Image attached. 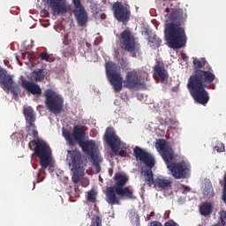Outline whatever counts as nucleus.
<instances>
[{
	"label": "nucleus",
	"mask_w": 226,
	"mask_h": 226,
	"mask_svg": "<svg viewBox=\"0 0 226 226\" xmlns=\"http://www.w3.org/2000/svg\"><path fill=\"white\" fill-rule=\"evenodd\" d=\"M203 195H205L206 197H215L213 185H211V181L209 180H207L204 184Z\"/></svg>",
	"instance_id": "4be33fe9"
},
{
	"label": "nucleus",
	"mask_w": 226,
	"mask_h": 226,
	"mask_svg": "<svg viewBox=\"0 0 226 226\" xmlns=\"http://www.w3.org/2000/svg\"><path fill=\"white\" fill-rule=\"evenodd\" d=\"M192 64L194 73L188 79L187 89L196 103L206 106L209 102V92L206 87L210 89L216 75L211 65L207 66V70H202L207 64L206 58L192 57Z\"/></svg>",
	"instance_id": "f257e3e1"
},
{
	"label": "nucleus",
	"mask_w": 226,
	"mask_h": 226,
	"mask_svg": "<svg viewBox=\"0 0 226 226\" xmlns=\"http://www.w3.org/2000/svg\"><path fill=\"white\" fill-rule=\"evenodd\" d=\"M72 180L77 185L80 181V173L79 170H74Z\"/></svg>",
	"instance_id": "c756f323"
},
{
	"label": "nucleus",
	"mask_w": 226,
	"mask_h": 226,
	"mask_svg": "<svg viewBox=\"0 0 226 226\" xmlns=\"http://www.w3.org/2000/svg\"><path fill=\"white\" fill-rule=\"evenodd\" d=\"M112 11L114 17L119 22H124L130 20V11L121 2H116L113 4Z\"/></svg>",
	"instance_id": "4468645a"
},
{
	"label": "nucleus",
	"mask_w": 226,
	"mask_h": 226,
	"mask_svg": "<svg viewBox=\"0 0 226 226\" xmlns=\"http://www.w3.org/2000/svg\"><path fill=\"white\" fill-rule=\"evenodd\" d=\"M7 73L8 72H6V70L0 67V84H1V86H4V82H6V80L8 79H11L10 77V75H7Z\"/></svg>",
	"instance_id": "bb28decb"
},
{
	"label": "nucleus",
	"mask_w": 226,
	"mask_h": 226,
	"mask_svg": "<svg viewBox=\"0 0 226 226\" xmlns=\"http://www.w3.org/2000/svg\"><path fill=\"white\" fill-rule=\"evenodd\" d=\"M182 187L184 188L185 192H190V187L188 185H182Z\"/></svg>",
	"instance_id": "4c0bfd02"
},
{
	"label": "nucleus",
	"mask_w": 226,
	"mask_h": 226,
	"mask_svg": "<svg viewBox=\"0 0 226 226\" xmlns=\"http://www.w3.org/2000/svg\"><path fill=\"white\" fill-rule=\"evenodd\" d=\"M121 199L133 200L136 199L133 195V189L129 186L126 187H107L106 189V202L110 206H119L121 204Z\"/></svg>",
	"instance_id": "6e6552de"
},
{
	"label": "nucleus",
	"mask_w": 226,
	"mask_h": 226,
	"mask_svg": "<svg viewBox=\"0 0 226 226\" xmlns=\"http://www.w3.org/2000/svg\"><path fill=\"white\" fill-rule=\"evenodd\" d=\"M212 89H215V87H212Z\"/></svg>",
	"instance_id": "37998d69"
},
{
	"label": "nucleus",
	"mask_w": 226,
	"mask_h": 226,
	"mask_svg": "<svg viewBox=\"0 0 226 226\" xmlns=\"http://www.w3.org/2000/svg\"><path fill=\"white\" fill-rule=\"evenodd\" d=\"M157 149L161 152L167 168L175 179H188L190 177V165L185 162H173L174 150L172 147L167 146L165 141H159L157 143Z\"/></svg>",
	"instance_id": "39448f33"
},
{
	"label": "nucleus",
	"mask_w": 226,
	"mask_h": 226,
	"mask_svg": "<svg viewBox=\"0 0 226 226\" xmlns=\"http://www.w3.org/2000/svg\"><path fill=\"white\" fill-rule=\"evenodd\" d=\"M81 186H83L84 188H87V186H89V179H82Z\"/></svg>",
	"instance_id": "c9c22d12"
},
{
	"label": "nucleus",
	"mask_w": 226,
	"mask_h": 226,
	"mask_svg": "<svg viewBox=\"0 0 226 226\" xmlns=\"http://www.w3.org/2000/svg\"><path fill=\"white\" fill-rule=\"evenodd\" d=\"M66 160L72 167V170H82L84 169V155L77 149L68 150Z\"/></svg>",
	"instance_id": "ddd939ff"
},
{
	"label": "nucleus",
	"mask_w": 226,
	"mask_h": 226,
	"mask_svg": "<svg viewBox=\"0 0 226 226\" xmlns=\"http://www.w3.org/2000/svg\"><path fill=\"white\" fill-rule=\"evenodd\" d=\"M72 3L75 6V10H84V7L82 6V4L80 3V0H72Z\"/></svg>",
	"instance_id": "473e14b6"
},
{
	"label": "nucleus",
	"mask_w": 226,
	"mask_h": 226,
	"mask_svg": "<svg viewBox=\"0 0 226 226\" xmlns=\"http://www.w3.org/2000/svg\"><path fill=\"white\" fill-rule=\"evenodd\" d=\"M165 11H166V13H169V11H169V8H166V9H165Z\"/></svg>",
	"instance_id": "a19ab883"
},
{
	"label": "nucleus",
	"mask_w": 226,
	"mask_h": 226,
	"mask_svg": "<svg viewBox=\"0 0 226 226\" xmlns=\"http://www.w3.org/2000/svg\"><path fill=\"white\" fill-rule=\"evenodd\" d=\"M23 114L25 116L26 123V132L28 135H33L34 139L38 138V131L36 130V115L34 114V109L32 107L28 106L23 109Z\"/></svg>",
	"instance_id": "f8f14e48"
},
{
	"label": "nucleus",
	"mask_w": 226,
	"mask_h": 226,
	"mask_svg": "<svg viewBox=\"0 0 226 226\" xmlns=\"http://www.w3.org/2000/svg\"><path fill=\"white\" fill-rule=\"evenodd\" d=\"M104 140L115 154H119V149H121V139L117 136L114 127H107L104 133Z\"/></svg>",
	"instance_id": "9b49d317"
},
{
	"label": "nucleus",
	"mask_w": 226,
	"mask_h": 226,
	"mask_svg": "<svg viewBox=\"0 0 226 226\" xmlns=\"http://www.w3.org/2000/svg\"><path fill=\"white\" fill-rule=\"evenodd\" d=\"M21 87H23V89H25L26 93H29V94H33L37 98H40V96H41V87H40V85L36 84L35 82L22 79Z\"/></svg>",
	"instance_id": "2eb2a0df"
},
{
	"label": "nucleus",
	"mask_w": 226,
	"mask_h": 226,
	"mask_svg": "<svg viewBox=\"0 0 226 226\" xmlns=\"http://www.w3.org/2000/svg\"><path fill=\"white\" fill-rule=\"evenodd\" d=\"M134 156L136 160L143 162L144 164L147 167L146 170L142 172L145 177V183L148 186H157L162 188V190H166V188H170L172 186V181L165 177H157L155 180L153 178V167H154V157L149 154V152L140 148V147H135L133 149Z\"/></svg>",
	"instance_id": "20e7f679"
},
{
	"label": "nucleus",
	"mask_w": 226,
	"mask_h": 226,
	"mask_svg": "<svg viewBox=\"0 0 226 226\" xmlns=\"http://www.w3.org/2000/svg\"><path fill=\"white\" fill-rule=\"evenodd\" d=\"M34 78L35 82H43V80H45V72H43V69L34 71Z\"/></svg>",
	"instance_id": "b1692460"
},
{
	"label": "nucleus",
	"mask_w": 226,
	"mask_h": 226,
	"mask_svg": "<svg viewBox=\"0 0 226 226\" xmlns=\"http://www.w3.org/2000/svg\"><path fill=\"white\" fill-rule=\"evenodd\" d=\"M120 65L122 68H128V61H126L124 58H122Z\"/></svg>",
	"instance_id": "f704fd0d"
},
{
	"label": "nucleus",
	"mask_w": 226,
	"mask_h": 226,
	"mask_svg": "<svg viewBox=\"0 0 226 226\" xmlns=\"http://www.w3.org/2000/svg\"><path fill=\"white\" fill-rule=\"evenodd\" d=\"M39 57L41 58V61H46V63H52L55 59L54 56L47 51L41 52Z\"/></svg>",
	"instance_id": "a878e982"
},
{
	"label": "nucleus",
	"mask_w": 226,
	"mask_h": 226,
	"mask_svg": "<svg viewBox=\"0 0 226 226\" xmlns=\"http://www.w3.org/2000/svg\"><path fill=\"white\" fill-rule=\"evenodd\" d=\"M53 15H61V13H67L68 7L63 0H46Z\"/></svg>",
	"instance_id": "dca6fc26"
},
{
	"label": "nucleus",
	"mask_w": 226,
	"mask_h": 226,
	"mask_svg": "<svg viewBox=\"0 0 226 226\" xmlns=\"http://www.w3.org/2000/svg\"><path fill=\"white\" fill-rule=\"evenodd\" d=\"M154 72L155 75L161 79V80L165 81L167 79H169V74L167 73V71L165 70V67L160 65V64H157L154 67Z\"/></svg>",
	"instance_id": "412c9836"
},
{
	"label": "nucleus",
	"mask_w": 226,
	"mask_h": 226,
	"mask_svg": "<svg viewBox=\"0 0 226 226\" xmlns=\"http://www.w3.org/2000/svg\"><path fill=\"white\" fill-rule=\"evenodd\" d=\"M62 54L64 57H70L75 54V49L70 45H64L62 50Z\"/></svg>",
	"instance_id": "393cba45"
},
{
	"label": "nucleus",
	"mask_w": 226,
	"mask_h": 226,
	"mask_svg": "<svg viewBox=\"0 0 226 226\" xmlns=\"http://www.w3.org/2000/svg\"><path fill=\"white\" fill-rule=\"evenodd\" d=\"M45 105L52 114H61L64 107V100L57 92L49 88L44 91Z\"/></svg>",
	"instance_id": "1a4fd4ad"
},
{
	"label": "nucleus",
	"mask_w": 226,
	"mask_h": 226,
	"mask_svg": "<svg viewBox=\"0 0 226 226\" xmlns=\"http://www.w3.org/2000/svg\"><path fill=\"white\" fill-rule=\"evenodd\" d=\"M74 15L78 25L80 27L86 26V23L87 22V12H86V9L74 10Z\"/></svg>",
	"instance_id": "6ab92c4d"
},
{
	"label": "nucleus",
	"mask_w": 226,
	"mask_h": 226,
	"mask_svg": "<svg viewBox=\"0 0 226 226\" xmlns=\"http://www.w3.org/2000/svg\"><path fill=\"white\" fill-rule=\"evenodd\" d=\"M150 226H163V225L162 224V222L158 221H154L150 223Z\"/></svg>",
	"instance_id": "e433bc0d"
},
{
	"label": "nucleus",
	"mask_w": 226,
	"mask_h": 226,
	"mask_svg": "<svg viewBox=\"0 0 226 226\" xmlns=\"http://www.w3.org/2000/svg\"><path fill=\"white\" fill-rule=\"evenodd\" d=\"M220 218H221V221H222V223L223 225V223H225V218H226V212L225 211H221L220 212Z\"/></svg>",
	"instance_id": "72a5a7b5"
},
{
	"label": "nucleus",
	"mask_w": 226,
	"mask_h": 226,
	"mask_svg": "<svg viewBox=\"0 0 226 226\" xmlns=\"http://www.w3.org/2000/svg\"><path fill=\"white\" fill-rule=\"evenodd\" d=\"M62 133L69 146L74 147L78 143L83 153L94 156L93 154L94 153V149H96V142L93 139L86 140V132L82 126L79 124L74 125L72 134L70 131L64 128Z\"/></svg>",
	"instance_id": "423d86ee"
},
{
	"label": "nucleus",
	"mask_w": 226,
	"mask_h": 226,
	"mask_svg": "<svg viewBox=\"0 0 226 226\" xmlns=\"http://www.w3.org/2000/svg\"><path fill=\"white\" fill-rule=\"evenodd\" d=\"M90 226H102V218L95 216V218L92 220Z\"/></svg>",
	"instance_id": "2f4dec72"
},
{
	"label": "nucleus",
	"mask_w": 226,
	"mask_h": 226,
	"mask_svg": "<svg viewBox=\"0 0 226 226\" xmlns=\"http://www.w3.org/2000/svg\"><path fill=\"white\" fill-rule=\"evenodd\" d=\"M119 41L120 49L132 54V57H137V54H135L137 43L135 42V36L130 29H125L120 34Z\"/></svg>",
	"instance_id": "9d476101"
},
{
	"label": "nucleus",
	"mask_w": 226,
	"mask_h": 226,
	"mask_svg": "<svg viewBox=\"0 0 226 226\" xmlns=\"http://www.w3.org/2000/svg\"><path fill=\"white\" fill-rule=\"evenodd\" d=\"M96 191H94V189L90 190L87 192V200H88V202H92V204H94V202H96Z\"/></svg>",
	"instance_id": "cd10ccee"
},
{
	"label": "nucleus",
	"mask_w": 226,
	"mask_h": 226,
	"mask_svg": "<svg viewBox=\"0 0 226 226\" xmlns=\"http://www.w3.org/2000/svg\"><path fill=\"white\" fill-rule=\"evenodd\" d=\"M215 149L217 151V153H223L225 151V145H223L222 142H217Z\"/></svg>",
	"instance_id": "c85d7f7f"
},
{
	"label": "nucleus",
	"mask_w": 226,
	"mask_h": 226,
	"mask_svg": "<svg viewBox=\"0 0 226 226\" xmlns=\"http://www.w3.org/2000/svg\"><path fill=\"white\" fill-rule=\"evenodd\" d=\"M75 193H78L77 197H79V193H80V189H79V186L74 187Z\"/></svg>",
	"instance_id": "58836bf2"
},
{
	"label": "nucleus",
	"mask_w": 226,
	"mask_h": 226,
	"mask_svg": "<svg viewBox=\"0 0 226 226\" xmlns=\"http://www.w3.org/2000/svg\"><path fill=\"white\" fill-rule=\"evenodd\" d=\"M102 19H105V14H102Z\"/></svg>",
	"instance_id": "79ce46f5"
},
{
	"label": "nucleus",
	"mask_w": 226,
	"mask_h": 226,
	"mask_svg": "<svg viewBox=\"0 0 226 226\" xmlns=\"http://www.w3.org/2000/svg\"><path fill=\"white\" fill-rule=\"evenodd\" d=\"M43 13H45L46 17H49V11H44Z\"/></svg>",
	"instance_id": "ea45409f"
},
{
	"label": "nucleus",
	"mask_w": 226,
	"mask_h": 226,
	"mask_svg": "<svg viewBox=\"0 0 226 226\" xmlns=\"http://www.w3.org/2000/svg\"><path fill=\"white\" fill-rule=\"evenodd\" d=\"M29 142L28 147L31 151H34L35 156L40 160V165L41 169H47L50 162V156H52V150L50 147L43 140L40 139L37 133V138H34Z\"/></svg>",
	"instance_id": "0eeeda50"
},
{
	"label": "nucleus",
	"mask_w": 226,
	"mask_h": 226,
	"mask_svg": "<svg viewBox=\"0 0 226 226\" xmlns=\"http://www.w3.org/2000/svg\"><path fill=\"white\" fill-rule=\"evenodd\" d=\"M94 167H95V170L99 173L102 170V167L100 166V162L96 160V157L92 156Z\"/></svg>",
	"instance_id": "7c9ffc66"
},
{
	"label": "nucleus",
	"mask_w": 226,
	"mask_h": 226,
	"mask_svg": "<svg viewBox=\"0 0 226 226\" xmlns=\"http://www.w3.org/2000/svg\"><path fill=\"white\" fill-rule=\"evenodd\" d=\"M106 74L109 84L113 86L115 93H120L123 91V82L124 87L126 89H135V87H139L142 86L140 78H139V72L135 70L130 71L126 73L125 79L123 80V76H121V67L114 62H107L105 64Z\"/></svg>",
	"instance_id": "7ed1b4c3"
},
{
	"label": "nucleus",
	"mask_w": 226,
	"mask_h": 226,
	"mask_svg": "<svg viewBox=\"0 0 226 226\" xmlns=\"http://www.w3.org/2000/svg\"><path fill=\"white\" fill-rule=\"evenodd\" d=\"M4 88L11 91L12 96H19L21 93L20 86L13 81V79L8 78L6 81H4Z\"/></svg>",
	"instance_id": "f3484780"
},
{
	"label": "nucleus",
	"mask_w": 226,
	"mask_h": 226,
	"mask_svg": "<svg viewBox=\"0 0 226 226\" xmlns=\"http://www.w3.org/2000/svg\"><path fill=\"white\" fill-rule=\"evenodd\" d=\"M211 211H213V207L208 203H204L200 207V212L203 216L211 215Z\"/></svg>",
	"instance_id": "5701e85b"
},
{
	"label": "nucleus",
	"mask_w": 226,
	"mask_h": 226,
	"mask_svg": "<svg viewBox=\"0 0 226 226\" xmlns=\"http://www.w3.org/2000/svg\"><path fill=\"white\" fill-rule=\"evenodd\" d=\"M113 179L116 181V185L109 188H124L129 181L128 176L121 173H116Z\"/></svg>",
	"instance_id": "a211bd4d"
},
{
	"label": "nucleus",
	"mask_w": 226,
	"mask_h": 226,
	"mask_svg": "<svg viewBox=\"0 0 226 226\" xmlns=\"http://www.w3.org/2000/svg\"><path fill=\"white\" fill-rule=\"evenodd\" d=\"M147 34L148 35V45L152 49H160L162 46V41L161 39L156 36V34H153V32H147Z\"/></svg>",
	"instance_id": "aec40b11"
},
{
	"label": "nucleus",
	"mask_w": 226,
	"mask_h": 226,
	"mask_svg": "<svg viewBox=\"0 0 226 226\" xmlns=\"http://www.w3.org/2000/svg\"><path fill=\"white\" fill-rule=\"evenodd\" d=\"M170 23L165 25L164 34L172 49H183L186 45V34L181 24L186 20V13L183 9H177L170 12Z\"/></svg>",
	"instance_id": "f03ea898"
}]
</instances>
